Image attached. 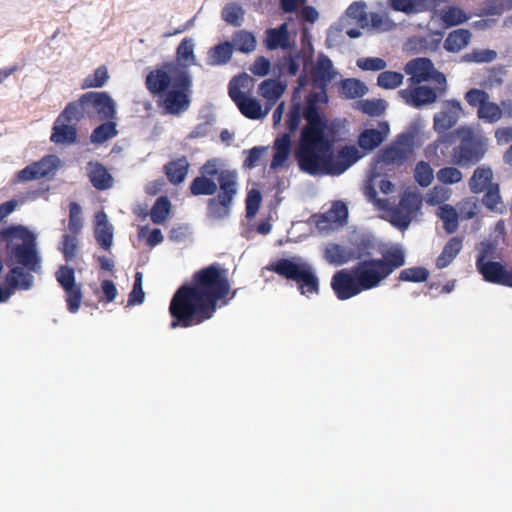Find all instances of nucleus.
Instances as JSON below:
<instances>
[{"mask_svg": "<svg viewBox=\"0 0 512 512\" xmlns=\"http://www.w3.org/2000/svg\"><path fill=\"white\" fill-rule=\"evenodd\" d=\"M338 75L332 60L319 53L310 71L311 84L316 91L305 98L304 119L307 125L301 130L295 152L300 169L312 176H339L362 158L354 145H345L334 155V123H329L318 107L329 102L328 86Z\"/></svg>", "mask_w": 512, "mask_h": 512, "instance_id": "f257e3e1", "label": "nucleus"}, {"mask_svg": "<svg viewBox=\"0 0 512 512\" xmlns=\"http://www.w3.org/2000/svg\"><path fill=\"white\" fill-rule=\"evenodd\" d=\"M234 297L227 271L211 264L196 271L190 283L181 285L169 304L170 328H189L210 320L218 308Z\"/></svg>", "mask_w": 512, "mask_h": 512, "instance_id": "f03ea898", "label": "nucleus"}, {"mask_svg": "<svg viewBox=\"0 0 512 512\" xmlns=\"http://www.w3.org/2000/svg\"><path fill=\"white\" fill-rule=\"evenodd\" d=\"M145 87L159 96L158 106L164 114L180 115L190 107L192 77L186 65L163 62L146 75Z\"/></svg>", "mask_w": 512, "mask_h": 512, "instance_id": "7ed1b4c3", "label": "nucleus"}, {"mask_svg": "<svg viewBox=\"0 0 512 512\" xmlns=\"http://www.w3.org/2000/svg\"><path fill=\"white\" fill-rule=\"evenodd\" d=\"M406 252L401 244H394L382 253L381 258L359 261L353 273L364 291L380 286L383 280L405 265Z\"/></svg>", "mask_w": 512, "mask_h": 512, "instance_id": "20e7f679", "label": "nucleus"}, {"mask_svg": "<svg viewBox=\"0 0 512 512\" xmlns=\"http://www.w3.org/2000/svg\"><path fill=\"white\" fill-rule=\"evenodd\" d=\"M0 240L5 243L7 257L27 273L38 272L41 268L35 239L26 228L11 226L0 231Z\"/></svg>", "mask_w": 512, "mask_h": 512, "instance_id": "39448f33", "label": "nucleus"}, {"mask_svg": "<svg viewBox=\"0 0 512 512\" xmlns=\"http://www.w3.org/2000/svg\"><path fill=\"white\" fill-rule=\"evenodd\" d=\"M454 133L458 137V144L451 152L453 164L462 168L478 164L488 151V138L470 126H461Z\"/></svg>", "mask_w": 512, "mask_h": 512, "instance_id": "423d86ee", "label": "nucleus"}, {"mask_svg": "<svg viewBox=\"0 0 512 512\" xmlns=\"http://www.w3.org/2000/svg\"><path fill=\"white\" fill-rule=\"evenodd\" d=\"M271 269L285 279L296 282L301 295L310 297L319 293V279L313 267L302 257L280 258L272 264Z\"/></svg>", "mask_w": 512, "mask_h": 512, "instance_id": "0eeeda50", "label": "nucleus"}, {"mask_svg": "<svg viewBox=\"0 0 512 512\" xmlns=\"http://www.w3.org/2000/svg\"><path fill=\"white\" fill-rule=\"evenodd\" d=\"M75 115L82 121L85 118L98 120H114L116 117L115 102L104 91H90L82 94L77 100L67 103Z\"/></svg>", "mask_w": 512, "mask_h": 512, "instance_id": "6e6552de", "label": "nucleus"}, {"mask_svg": "<svg viewBox=\"0 0 512 512\" xmlns=\"http://www.w3.org/2000/svg\"><path fill=\"white\" fill-rule=\"evenodd\" d=\"M219 187L218 196L210 198L207 203V215L214 220L229 216L233 198L237 193V174L222 173Z\"/></svg>", "mask_w": 512, "mask_h": 512, "instance_id": "1a4fd4ad", "label": "nucleus"}, {"mask_svg": "<svg viewBox=\"0 0 512 512\" xmlns=\"http://www.w3.org/2000/svg\"><path fill=\"white\" fill-rule=\"evenodd\" d=\"M287 51L273 64V76L280 77L283 74L296 76L300 71L301 65L305 69L313 62L314 48L310 42L304 45L302 49H297L294 46V48Z\"/></svg>", "mask_w": 512, "mask_h": 512, "instance_id": "9d476101", "label": "nucleus"}, {"mask_svg": "<svg viewBox=\"0 0 512 512\" xmlns=\"http://www.w3.org/2000/svg\"><path fill=\"white\" fill-rule=\"evenodd\" d=\"M464 115L461 102L457 99L444 100L439 112L433 116V130L439 135V140L450 144L452 135L446 132L452 129Z\"/></svg>", "mask_w": 512, "mask_h": 512, "instance_id": "9b49d317", "label": "nucleus"}, {"mask_svg": "<svg viewBox=\"0 0 512 512\" xmlns=\"http://www.w3.org/2000/svg\"><path fill=\"white\" fill-rule=\"evenodd\" d=\"M404 72L410 75L411 84H421L433 80L440 85L441 92H447L446 76L438 71L431 59L419 57L408 61L404 66Z\"/></svg>", "mask_w": 512, "mask_h": 512, "instance_id": "f8f14e48", "label": "nucleus"}, {"mask_svg": "<svg viewBox=\"0 0 512 512\" xmlns=\"http://www.w3.org/2000/svg\"><path fill=\"white\" fill-rule=\"evenodd\" d=\"M201 175L192 180L189 191L193 196L214 195L217 191V183L222 173L236 174L235 171L219 168L216 159L208 160L201 168Z\"/></svg>", "mask_w": 512, "mask_h": 512, "instance_id": "ddd939ff", "label": "nucleus"}, {"mask_svg": "<svg viewBox=\"0 0 512 512\" xmlns=\"http://www.w3.org/2000/svg\"><path fill=\"white\" fill-rule=\"evenodd\" d=\"M55 278L65 292V301L70 313H76L83 299L82 285L76 283L75 270L68 265H61L55 272Z\"/></svg>", "mask_w": 512, "mask_h": 512, "instance_id": "4468645a", "label": "nucleus"}, {"mask_svg": "<svg viewBox=\"0 0 512 512\" xmlns=\"http://www.w3.org/2000/svg\"><path fill=\"white\" fill-rule=\"evenodd\" d=\"M408 88L398 91L399 97L410 107L422 109L437 102L438 98L446 92H441L440 85L436 87L421 84H412Z\"/></svg>", "mask_w": 512, "mask_h": 512, "instance_id": "2eb2a0df", "label": "nucleus"}, {"mask_svg": "<svg viewBox=\"0 0 512 512\" xmlns=\"http://www.w3.org/2000/svg\"><path fill=\"white\" fill-rule=\"evenodd\" d=\"M79 118L66 104L65 108L56 118L52 127L50 141L55 144L71 145L77 142V129L76 124L79 123Z\"/></svg>", "mask_w": 512, "mask_h": 512, "instance_id": "dca6fc26", "label": "nucleus"}, {"mask_svg": "<svg viewBox=\"0 0 512 512\" xmlns=\"http://www.w3.org/2000/svg\"><path fill=\"white\" fill-rule=\"evenodd\" d=\"M412 153L413 151L411 149H407L405 146L398 144V139L395 138L390 145L384 147L377 154L375 158V165L371 171L372 177L380 176L381 170L385 166L403 165Z\"/></svg>", "mask_w": 512, "mask_h": 512, "instance_id": "f3484780", "label": "nucleus"}, {"mask_svg": "<svg viewBox=\"0 0 512 512\" xmlns=\"http://www.w3.org/2000/svg\"><path fill=\"white\" fill-rule=\"evenodd\" d=\"M34 278L25 272L21 266L12 267L4 277V288L0 286V303L7 302L16 290H29Z\"/></svg>", "mask_w": 512, "mask_h": 512, "instance_id": "a211bd4d", "label": "nucleus"}, {"mask_svg": "<svg viewBox=\"0 0 512 512\" xmlns=\"http://www.w3.org/2000/svg\"><path fill=\"white\" fill-rule=\"evenodd\" d=\"M331 287L340 300L350 299L364 291L352 268L337 271L332 277Z\"/></svg>", "mask_w": 512, "mask_h": 512, "instance_id": "6ab92c4d", "label": "nucleus"}, {"mask_svg": "<svg viewBox=\"0 0 512 512\" xmlns=\"http://www.w3.org/2000/svg\"><path fill=\"white\" fill-rule=\"evenodd\" d=\"M476 268L484 281L512 288V269L508 270L501 262H487Z\"/></svg>", "mask_w": 512, "mask_h": 512, "instance_id": "aec40b11", "label": "nucleus"}, {"mask_svg": "<svg viewBox=\"0 0 512 512\" xmlns=\"http://www.w3.org/2000/svg\"><path fill=\"white\" fill-rule=\"evenodd\" d=\"M389 133V123L380 121L378 128H366L359 134L358 146L365 151H373L387 139Z\"/></svg>", "mask_w": 512, "mask_h": 512, "instance_id": "412c9836", "label": "nucleus"}, {"mask_svg": "<svg viewBox=\"0 0 512 512\" xmlns=\"http://www.w3.org/2000/svg\"><path fill=\"white\" fill-rule=\"evenodd\" d=\"M54 168L53 156H45L20 170L17 173V179L20 182L38 180L48 176Z\"/></svg>", "mask_w": 512, "mask_h": 512, "instance_id": "4be33fe9", "label": "nucleus"}, {"mask_svg": "<svg viewBox=\"0 0 512 512\" xmlns=\"http://www.w3.org/2000/svg\"><path fill=\"white\" fill-rule=\"evenodd\" d=\"M264 44L268 50H290L294 48L295 44L290 41L288 24L282 23L276 28L267 29Z\"/></svg>", "mask_w": 512, "mask_h": 512, "instance_id": "5701e85b", "label": "nucleus"}, {"mask_svg": "<svg viewBox=\"0 0 512 512\" xmlns=\"http://www.w3.org/2000/svg\"><path fill=\"white\" fill-rule=\"evenodd\" d=\"M86 170L89 181L95 189L103 191L113 186V177L102 163L90 161Z\"/></svg>", "mask_w": 512, "mask_h": 512, "instance_id": "b1692460", "label": "nucleus"}, {"mask_svg": "<svg viewBox=\"0 0 512 512\" xmlns=\"http://www.w3.org/2000/svg\"><path fill=\"white\" fill-rule=\"evenodd\" d=\"M274 77L266 79L258 85V93L266 99V102L270 103V106L276 104L287 88L285 81H282L280 77Z\"/></svg>", "mask_w": 512, "mask_h": 512, "instance_id": "393cba45", "label": "nucleus"}, {"mask_svg": "<svg viewBox=\"0 0 512 512\" xmlns=\"http://www.w3.org/2000/svg\"><path fill=\"white\" fill-rule=\"evenodd\" d=\"M190 164L185 156L169 161L164 165V173L173 185L181 184L188 173Z\"/></svg>", "mask_w": 512, "mask_h": 512, "instance_id": "a878e982", "label": "nucleus"}, {"mask_svg": "<svg viewBox=\"0 0 512 512\" xmlns=\"http://www.w3.org/2000/svg\"><path fill=\"white\" fill-rule=\"evenodd\" d=\"M493 171L488 166L477 167L468 181L469 189L474 194L484 192L492 183Z\"/></svg>", "mask_w": 512, "mask_h": 512, "instance_id": "bb28decb", "label": "nucleus"}, {"mask_svg": "<svg viewBox=\"0 0 512 512\" xmlns=\"http://www.w3.org/2000/svg\"><path fill=\"white\" fill-rule=\"evenodd\" d=\"M254 85L253 77L247 73H242L233 77L228 84V94L231 99L248 97L251 94Z\"/></svg>", "mask_w": 512, "mask_h": 512, "instance_id": "cd10ccee", "label": "nucleus"}, {"mask_svg": "<svg viewBox=\"0 0 512 512\" xmlns=\"http://www.w3.org/2000/svg\"><path fill=\"white\" fill-rule=\"evenodd\" d=\"M348 218V208L342 201H336L333 203L330 210L321 215L320 220L317 222L319 229H325L327 223L333 222L340 225L346 224Z\"/></svg>", "mask_w": 512, "mask_h": 512, "instance_id": "c85d7f7f", "label": "nucleus"}, {"mask_svg": "<svg viewBox=\"0 0 512 512\" xmlns=\"http://www.w3.org/2000/svg\"><path fill=\"white\" fill-rule=\"evenodd\" d=\"M338 88L340 96L345 99L360 98L368 92L367 85L357 78L342 79L338 83Z\"/></svg>", "mask_w": 512, "mask_h": 512, "instance_id": "c756f323", "label": "nucleus"}, {"mask_svg": "<svg viewBox=\"0 0 512 512\" xmlns=\"http://www.w3.org/2000/svg\"><path fill=\"white\" fill-rule=\"evenodd\" d=\"M95 239L104 250H109L113 244V228L108 223L104 212L97 214Z\"/></svg>", "mask_w": 512, "mask_h": 512, "instance_id": "7c9ffc66", "label": "nucleus"}, {"mask_svg": "<svg viewBox=\"0 0 512 512\" xmlns=\"http://www.w3.org/2000/svg\"><path fill=\"white\" fill-rule=\"evenodd\" d=\"M233 54V45L226 41L210 48L207 54V64L210 66H221L227 64Z\"/></svg>", "mask_w": 512, "mask_h": 512, "instance_id": "2f4dec72", "label": "nucleus"}, {"mask_svg": "<svg viewBox=\"0 0 512 512\" xmlns=\"http://www.w3.org/2000/svg\"><path fill=\"white\" fill-rule=\"evenodd\" d=\"M256 215V188L252 187L246 198V222L243 223L242 236L246 239H253L255 236V224L253 218Z\"/></svg>", "mask_w": 512, "mask_h": 512, "instance_id": "473e14b6", "label": "nucleus"}, {"mask_svg": "<svg viewBox=\"0 0 512 512\" xmlns=\"http://www.w3.org/2000/svg\"><path fill=\"white\" fill-rule=\"evenodd\" d=\"M424 122L422 119H414L399 135H397L398 144L405 146L407 149H411L414 152L417 146V137L424 128Z\"/></svg>", "mask_w": 512, "mask_h": 512, "instance_id": "72a5a7b5", "label": "nucleus"}, {"mask_svg": "<svg viewBox=\"0 0 512 512\" xmlns=\"http://www.w3.org/2000/svg\"><path fill=\"white\" fill-rule=\"evenodd\" d=\"M462 249V240L459 237H452L444 245L441 254L436 259V266L439 269L448 267Z\"/></svg>", "mask_w": 512, "mask_h": 512, "instance_id": "f704fd0d", "label": "nucleus"}, {"mask_svg": "<svg viewBox=\"0 0 512 512\" xmlns=\"http://www.w3.org/2000/svg\"><path fill=\"white\" fill-rule=\"evenodd\" d=\"M471 32L468 29H457L450 32L444 41V49L448 52H458L465 48L471 39Z\"/></svg>", "mask_w": 512, "mask_h": 512, "instance_id": "c9c22d12", "label": "nucleus"}, {"mask_svg": "<svg viewBox=\"0 0 512 512\" xmlns=\"http://www.w3.org/2000/svg\"><path fill=\"white\" fill-rule=\"evenodd\" d=\"M422 202V195L417 189H407L401 194L397 206L405 212H408L409 215L414 218L416 213L421 209Z\"/></svg>", "mask_w": 512, "mask_h": 512, "instance_id": "e433bc0d", "label": "nucleus"}, {"mask_svg": "<svg viewBox=\"0 0 512 512\" xmlns=\"http://www.w3.org/2000/svg\"><path fill=\"white\" fill-rule=\"evenodd\" d=\"M324 257L329 264L341 266L354 259L353 251L339 244H329L325 248Z\"/></svg>", "mask_w": 512, "mask_h": 512, "instance_id": "4c0bfd02", "label": "nucleus"}, {"mask_svg": "<svg viewBox=\"0 0 512 512\" xmlns=\"http://www.w3.org/2000/svg\"><path fill=\"white\" fill-rule=\"evenodd\" d=\"M437 216L443 221V228L447 233L452 234L458 229L459 214L453 206L449 204L440 205Z\"/></svg>", "mask_w": 512, "mask_h": 512, "instance_id": "58836bf2", "label": "nucleus"}, {"mask_svg": "<svg viewBox=\"0 0 512 512\" xmlns=\"http://www.w3.org/2000/svg\"><path fill=\"white\" fill-rule=\"evenodd\" d=\"M104 123L96 127L90 136V140L94 144H103L118 134L116 123L113 120H103Z\"/></svg>", "mask_w": 512, "mask_h": 512, "instance_id": "ea45409f", "label": "nucleus"}, {"mask_svg": "<svg viewBox=\"0 0 512 512\" xmlns=\"http://www.w3.org/2000/svg\"><path fill=\"white\" fill-rule=\"evenodd\" d=\"M388 107V102L384 99H364L357 103V109L370 117H379L383 115Z\"/></svg>", "mask_w": 512, "mask_h": 512, "instance_id": "a19ab883", "label": "nucleus"}, {"mask_svg": "<svg viewBox=\"0 0 512 512\" xmlns=\"http://www.w3.org/2000/svg\"><path fill=\"white\" fill-rule=\"evenodd\" d=\"M428 0H389L392 10L405 14L422 12L427 8Z\"/></svg>", "mask_w": 512, "mask_h": 512, "instance_id": "79ce46f5", "label": "nucleus"}, {"mask_svg": "<svg viewBox=\"0 0 512 512\" xmlns=\"http://www.w3.org/2000/svg\"><path fill=\"white\" fill-rule=\"evenodd\" d=\"M497 247V241H481L477 246L476 267L494 261L493 259L497 258Z\"/></svg>", "mask_w": 512, "mask_h": 512, "instance_id": "37998d69", "label": "nucleus"}, {"mask_svg": "<svg viewBox=\"0 0 512 512\" xmlns=\"http://www.w3.org/2000/svg\"><path fill=\"white\" fill-rule=\"evenodd\" d=\"M171 210V203L166 196L156 199L150 211V218L154 224H162L167 219Z\"/></svg>", "mask_w": 512, "mask_h": 512, "instance_id": "c03bdc74", "label": "nucleus"}, {"mask_svg": "<svg viewBox=\"0 0 512 512\" xmlns=\"http://www.w3.org/2000/svg\"><path fill=\"white\" fill-rule=\"evenodd\" d=\"M503 116V110L497 103L487 101L479 110H477V117L486 123H496Z\"/></svg>", "mask_w": 512, "mask_h": 512, "instance_id": "a18cd8bd", "label": "nucleus"}, {"mask_svg": "<svg viewBox=\"0 0 512 512\" xmlns=\"http://www.w3.org/2000/svg\"><path fill=\"white\" fill-rule=\"evenodd\" d=\"M231 44L233 45V49L235 48L240 52L248 53L254 50L256 39L253 33L241 30L234 34Z\"/></svg>", "mask_w": 512, "mask_h": 512, "instance_id": "49530a36", "label": "nucleus"}, {"mask_svg": "<svg viewBox=\"0 0 512 512\" xmlns=\"http://www.w3.org/2000/svg\"><path fill=\"white\" fill-rule=\"evenodd\" d=\"M404 76L397 71H382L377 77V85L383 89H396L403 83Z\"/></svg>", "mask_w": 512, "mask_h": 512, "instance_id": "de8ad7c7", "label": "nucleus"}, {"mask_svg": "<svg viewBox=\"0 0 512 512\" xmlns=\"http://www.w3.org/2000/svg\"><path fill=\"white\" fill-rule=\"evenodd\" d=\"M109 78L106 66H99L94 72L88 75L81 85L83 89L87 88H100L105 85Z\"/></svg>", "mask_w": 512, "mask_h": 512, "instance_id": "09e8293b", "label": "nucleus"}, {"mask_svg": "<svg viewBox=\"0 0 512 512\" xmlns=\"http://www.w3.org/2000/svg\"><path fill=\"white\" fill-rule=\"evenodd\" d=\"M429 277V271L421 266L403 269L398 276L400 281L421 283Z\"/></svg>", "mask_w": 512, "mask_h": 512, "instance_id": "8fccbe9b", "label": "nucleus"}, {"mask_svg": "<svg viewBox=\"0 0 512 512\" xmlns=\"http://www.w3.org/2000/svg\"><path fill=\"white\" fill-rule=\"evenodd\" d=\"M441 19L447 27H452L464 23L468 17L461 8L451 6L442 10Z\"/></svg>", "mask_w": 512, "mask_h": 512, "instance_id": "3c124183", "label": "nucleus"}, {"mask_svg": "<svg viewBox=\"0 0 512 512\" xmlns=\"http://www.w3.org/2000/svg\"><path fill=\"white\" fill-rule=\"evenodd\" d=\"M389 214L390 223L400 231L407 230L413 220V217L399 206L391 207Z\"/></svg>", "mask_w": 512, "mask_h": 512, "instance_id": "603ef678", "label": "nucleus"}, {"mask_svg": "<svg viewBox=\"0 0 512 512\" xmlns=\"http://www.w3.org/2000/svg\"><path fill=\"white\" fill-rule=\"evenodd\" d=\"M414 179L421 187H428L434 179L433 169L425 161H419L414 169Z\"/></svg>", "mask_w": 512, "mask_h": 512, "instance_id": "864d4df0", "label": "nucleus"}, {"mask_svg": "<svg viewBox=\"0 0 512 512\" xmlns=\"http://www.w3.org/2000/svg\"><path fill=\"white\" fill-rule=\"evenodd\" d=\"M366 7L364 1H355L347 8L346 16L355 20L361 27H365L368 25Z\"/></svg>", "mask_w": 512, "mask_h": 512, "instance_id": "5fc2aeb1", "label": "nucleus"}, {"mask_svg": "<svg viewBox=\"0 0 512 512\" xmlns=\"http://www.w3.org/2000/svg\"><path fill=\"white\" fill-rule=\"evenodd\" d=\"M76 236L77 235L75 234H64L62 236L59 250L63 254V257L67 263L71 262L77 254L78 240Z\"/></svg>", "mask_w": 512, "mask_h": 512, "instance_id": "6e6d98bb", "label": "nucleus"}, {"mask_svg": "<svg viewBox=\"0 0 512 512\" xmlns=\"http://www.w3.org/2000/svg\"><path fill=\"white\" fill-rule=\"evenodd\" d=\"M352 245L355 247V251H353L354 259H361L369 255L370 250L374 246L371 237L366 234L355 236L352 240Z\"/></svg>", "mask_w": 512, "mask_h": 512, "instance_id": "4d7b16f0", "label": "nucleus"}, {"mask_svg": "<svg viewBox=\"0 0 512 512\" xmlns=\"http://www.w3.org/2000/svg\"><path fill=\"white\" fill-rule=\"evenodd\" d=\"M305 104L302 106L301 103H294L287 114L286 125L288 133H295L300 125L302 116L304 117Z\"/></svg>", "mask_w": 512, "mask_h": 512, "instance_id": "13d9d810", "label": "nucleus"}, {"mask_svg": "<svg viewBox=\"0 0 512 512\" xmlns=\"http://www.w3.org/2000/svg\"><path fill=\"white\" fill-rule=\"evenodd\" d=\"M83 227L82 209L77 202L69 204V223L68 229L72 234H79Z\"/></svg>", "mask_w": 512, "mask_h": 512, "instance_id": "bf43d9fd", "label": "nucleus"}, {"mask_svg": "<svg viewBox=\"0 0 512 512\" xmlns=\"http://www.w3.org/2000/svg\"><path fill=\"white\" fill-rule=\"evenodd\" d=\"M243 15L242 7L236 3L227 4L221 13L222 19L234 26H240Z\"/></svg>", "mask_w": 512, "mask_h": 512, "instance_id": "052dcab7", "label": "nucleus"}, {"mask_svg": "<svg viewBox=\"0 0 512 512\" xmlns=\"http://www.w3.org/2000/svg\"><path fill=\"white\" fill-rule=\"evenodd\" d=\"M464 99L471 107L479 110L490 99V96L485 90L471 88L464 94Z\"/></svg>", "mask_w": 512, "mask_h": 512, "instance_id": "680f3d73", "label": "nucleus"}, {"mask_svg": "<svg viewBox=\"0 0 512 512\" xmlns=\"http://www.w3.org/2000/svg\"><path fill=\"white\" fill-rule=\"evenodd\" d=\"M240 112L249 119L256 120V98L240 97L232 99Z\"/></svg>", "mask_w": 512, "mask_h": 512, "instance_id": "e2e57ef3", "label": "nucleus"}, {"mask_svg": "<svg viewBox=\"0 0 512 512\" xmlns=\"http://www.w3.org/2000/svg\"><path fill=\"white\" fill-rule=\"evenodd\" d=\"M134 284L131 292L128 295V306H134L138 304H142L144 301V291L142 289V273L136 272L134 277Z\"/></svg>", "mask_w": 512, "mask_h": 512, "instance_id": "0e129e2a", "label": "nucleus"}, {"mask_svg": "<svg viewBox=\"0 0 512 512\" xmlns=\"http://www.w3.org/2000/svg\"><path fill=\"white\" fill-rule=\"evenodd\" d=\"M463 178L462 172L453 166L443 167L437 172V179L443 184H456Z\"/></svg>", "mask_w": 512, "mask_h": 512, "instance_id": "69168bd1", "label": "nucleus"}, {"mask_svg": "<svg viewBox=\"0 0 512 512\" xmlns=\"http://www.w3.org/2000/svg\"><path fill=\"white\" fill-rule=\"evenodd\" d=\"M356 65L363 71H382L387 67V62L379 57H363L357 59Z\"/></svg>", "mask_w": 512, "mask_h": 512, "instance_id": "338daca9", "label": "nucleus"}, {"mask_svg": "<svg viewBox=\"0 0 512 512\" xmlns=\"http://www.w3.org/2000/svg\"><path fill=\"white\" fill-rule=\"evenodd\" d=\"M497 57V53L491 49L474 50L464 56L467 62L490 63Z\"/></svg>", "mask_w": 512, "mask_h": 512, "instance_id": "774afa93", "label": "nucleus"}]
</instances>
